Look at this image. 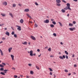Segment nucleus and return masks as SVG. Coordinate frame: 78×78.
<instances>
[{
	"label": "nucleus",
	"instance_id": "obj_1",
	"mask_svg": "<svg viewBox=\"0 0 78 78\" xmlns=\"http://www.w3.org/2000/svg\"><path fill=\"white\" fill-rule=\"evenodd\" d=\"M66 5L67 6L65 8H64V9L65 10H67V9H69V10H71V9L70 8V5L69 3H67L66 4Z\"/></svg>",
	"mask_w": 78,
	"mask_h": 78
},
{
	"label": "nucleus",
	"instance_id": "obj_2",
	"mask_svg": "<svg viewBox=\"0 0 78 78\" xmlns=\"http://www.w3.org/2000/svg\"><path fill=\"white\" fill-rule=\"evenodd\" d=\"M59 58H60V59H64V58L65 59L66 58V56H65V55H63L62 57L61 56H60L59 57Z\"/></svg>",
	"mask_w": 78,
	"mask_h": 78
},
{
	"label": "nucleus",
	"instance_id": "obj_3",
	"mask_svg": "<svg viewBox=\"0 0 78 78\" xmlns=\"http://www.w3.org/2000/svg\"><path fill=\"white\" fill-rule=\"evenodd\" d=\"M44 23H49V20H44Z\"/></svg>",
	"mask_w": 78,
	"mask_h": 78
},
{
	"label": "nucleus",
	"instance_id": "obj_4",
	"mask_svg": "<svg viewBox=\"0 0 78 78\" xmlns=\"http://www.w3.org/2000/svg\"><path fill=\"white\" fill-rule=\"evenodd\" d=\"M33 51L31 50L30 51V55L31 56H33Z\"/></svg>",
	"mask_w": 78,
	"mask_h": 78
},
{
	"label": "nucleus",
	"instance_id": "obj_5",
	"mask_svg": "<svg viewBox=\"0 0 78 78\" xmlns=\"http://www.w3.org/2000/svg\"><path fill=\"white\" fill-rule=\"evenodd\" d=\"M30 37L33 40H34V41H35L36 40V38H35V37H34V36H31Z\"/></svg>",
	"mask_w": 78,
	"mask_h": 78
},
{
	"label": "nucleus",
	"instance_id": "obj_6",
	"mask_svg": "<svg viewBox=\"0 0 78 78\" xmlns=\"http://www.w3.org/2000/svg\"><path fill=\"white\" fill-rule=\"evenodd\" d=\"M11 57L12 58V61H14V56L13 55H11Z\"/></svg>",
	"mask_w": 78,
	"mask_h": 78
},
{
	"label": "nucleus",
	"instance_id": "obj_7",
	"mask_svg": "<svg viewBox=\"0 0 78 78\" xmlns=\"http://www.w3.org/2000/svg\"><path fill=\"white\" fill-rule=\"evenodd\" d=\"M3 5L6 6V5H7V2H4L3 3Z\"/></svg>",
	"mask_w": 78,
	"mask_h": 78
},
{
	"label": "nucleus",
	"instance_id": "obj_8",
	"mask_svg": "<svg viewBox=\"0 0 78 78\" xmlns=\"http://www.w3.org/2000/svg\"><path fill=\"white\" fill-rule=\"evenodd\" d=\"M12 48H9L8 50H9V53H10L11 52V51L12 50Z\"/></svg>",
	"mask_w": 78,
	"mask_h": 78
},
{
	"label": "nucleus",
	"instance_id": "obj_9",
	"mask_svg": "<svg viewBox=\"0 0 78 78\" xmlns=\"http://www.w3.org/2000/svg\"><path fill=\"white\" fill-rule=\"evenodd\" d=\"M0 52L1 53L2 56H3V51H2V50H1V49H0Z\"/></svg>",
	"mask_w": 78,
	"mask_h": 78
},
{
	"label": "nucleus",
	"instance_id": "obj_10",
	"mask_svg": "<svg viewBox=\"0 0 78 78\" xmlns=\"http://www.w3.org/2000/svg\"><path fill=\"white\" fill-rule=\"evenodd\" d=\"M22 44H23V45H27V42L25 41L23 43L22 42Z\"/></svg>",
	"mask_w": 78,
	"mask_h": 78
},
{
	"label": "nucleus",
	"instance_id": "obj_11",
	"mask_svg": "<svg viewBox=\"0 0 78 78\" xmlns=\"http://www.w3.org/2000/svg\"><path fill=\"white\" fill-rule=\"evenodd\" d=\"M5 34L6 35H7V36H9V33L8 32H6V33H5Z\"/></svg>",
	"mask_w": 78,
	"mask_h": 78
},
{
	"label": "nucleus",
	"instance_id": "obj_12",
	"mask_svg": "<svg viewBox=\"0 0 78 78\" xmlns=\"http://www.w3.org/2000/svg\"><path fill=\"white\" fill-rule=\"evenodd\" d=\"M56 2L58 3H60L61 2V0H56Z\"/></svg>",
	"mask_w": 78,
	"mask_h": 78
},
{
	"label": "nucleus",
	"instance_id": "obj_13",
	"mask_svg": "<svg viewBox=\"0 0 78 78\" xmlns=\"http://www.w3.org/2000/svg\"><path fill=\"white\" fill-rule=\"evenodd\" d=\"M24 11L25 12H28V11H29V9H25L24 10Z\"/></svg>",
	"mask_w": 78,
	"mask_h": 78
},
{
	"label": "nucleus",
	"instance_id": "obj_14",
	"mask_svg": "<svg viewBox=\"0 0 78 78\" xmlns=\"http://www.w3.org/2000/svg\"><path fill=\"white\" fill-rule=\"evenodd\" d=\"M1 15L3 17H5V16H6V14L3 13H1Z\"/></svg>",
	"mask_w": 78,
	"mask_h": 78
},
{
	"label": "nucleus",
	"instance_id": "obj_15",
	"mask_svg": "<svg viewBox=\"0 0 78 78\" xmlns=\"http://www.w3.org/2000/svg\"><path fill=\"white\" fill-rule=\"evenodd\" d=\"M17 27H18L17 28V29L18 30H21V27H20V26H17Z\"/></svg>",
	"mask_w": 78,
	"mask_h": 78
},
{
	"label": "nucleus",
	"instance_id": "obj_16",
	"mask_svg": "<svg viewBox=\"0 0 78 78\" xmlns=\"http://www.w3.org/2000/svg\"><path fill=\"white\" fill-rule=\"evenodd\" d=\"M20 23H23V19H21L20 20Z\"/></svg>",
	"mask_w": 78,
	"mask_h": 78
},
{
	"label": "nucleus",
	"instance_id": "obj_17",
	"mask_svg": "<svg viewBox=\"0 0 78 78\" xmlns=\"http://www.w3.org/2000/svg\"><path fill=\"white\" fill-rule=\"evenodd\" d=\"M56 5L58 6H61V4L59 3H56Z\"/></svg>",
	"mask_w": 78,
	"mask_h": 78
},
{
	"label": "nucleus",
	"instance_id": "obj_18",
	"mask_svg": "<svg viewBox=\"0 0 78 78\" xmlns=\"http://www.w3.org/2000/svg\"><path fill=\"white\" fill-rule=\"evenodd\" d=\"M0 74H1V75H5V74L4 73H3L2 72H1L0 73Z\"/></svg>",
	"mask_w": 78,
	"mask_h": 78
},
{
	"label": "nucleus",
	"instance_id": "obj_19",
	"mask_svg": "<svg viewBox=\"0 0 78 78\" xmlns=\"http://www.w3.org/2000/svg\"><path fill=\"white\" fill-rule=\"evenodd\" d=\"M69 29L70 30H75L76 29L75 27H73V28H69Z\"/></svg>",
	"mask_w": 78,
	"mask_h": 78
},
{
	"label": "nucleus",
	"instance_id": "obj_20",
	"mask_svg": "<svg viewBox=\"0 0 78 78\" xmlns=\"http://www.w3.org/2000/svg\"><path fill=\"white\" fill-rule=\"evenodd\" d=\"M0 70H1V71H4V68H1L0 69Z\"/></svg>",
	"mask_w": 78,
	"mask_h": 78
},
{
	"label": "nucleus",
	"instance_id": "obj_21",
	"mask_svg": "<svg viewBox=\"0 0 78 78\" xmlns=\"http://www.w3.org/2000/svg\"><path fill=\"white\" fill-rule=\"evenodd\" d=\"M52 23L53 24H54V25H56V23L55 21H53Z\"/></svg>",
	"mask_w": 78,
	"mask_h": 78
},
{
	"label": "nucleus",
	"instance_id": "obj_22",
	"mask_svg": "<svg viewBox=\"0 0 78 78\" xmlns=\"http://www.w3.org/2000/svg\"><path fill=\"white\" fill-rule=\"evenodd\" d=\"M4 73H6V72H7V71H8V70H4Z\"/></svg>",
	"mask_w": 78,
	"mask_h": 78
},
{
	"label": "nucleus",
	"instance_id": "obj_23",
	"mask_svg": "<svg viewBox=\"0 0 78 78\" xmlns=\"http://www.w3.org/2000/svg\"><path fill=\"white\" fill-rule=\"evenodd\" d=\"M61 11L62 12H66V11L64 10V9H62Z\"/></svg>",
	"mask_w": 78,
	"mask_h": 78
},
{
	"label": "nucleus",
	"instance_id": "obj_24",
	"mask_svg": "<svg viewBox=\"0 0 78 78\" xmlns=\"http://www.w3.org/2000/svg\"><path fill=\"white\" fill-rule=\"evenodd\" d=\"M9 15L11 16V17H12L13 18V16H12V13H9Z\"/></svg>",
	"mask_w": 78,
	"mask_h": 78
},
{
	"label": "nucleus",
	"instance_id": "obj_25",
	"mask_svg": "<svg viewBox=\"0 0 78 78\" xmlns=\"http://www.w3.org/2000/svg\"><path fill=\"white\" fill-rule=\"evenodd\" d=\"M65 53L66 54V55H69V53H68L67 51H65Z\"/></svg>",
	"mask_w": 78,
	"mask_h": 78
},
{
	"label": "nucleus",
	"instance_id": "obj_26",
	"mask_svg": "<svg viewBox=\"0 0 78 78\" xmlns=\"http://www.w3.org/2000/svg\"><path fill=\"white\" fill-rule=\"evenodd\" d=\"M73 24H72L71 23H70L69 24V26H71V27H72V26H73Z\"/></svg>",
	"mask_w": 78,
	"mask_h": 78
},
{
	"label": "nucleus",
	"instance_id": "obj_27",
	"mask_svg": "<svg viewBox=\"0 0 78 78\" xmlns=\"http://www.w3.org/2000/svg\"><path fill=\"white\" fill-rule=\"evenodd\" d=\"M58 23L60 24L61 27H62V23H61V22H58Z\"/></svg>",
	"mask_w": 78,
	"mask_h": 78
},
{
	"label": "nucleus",
	"instance_id": "obj_28",
	"mask_svg": "<svg viewBox=\"0 0 78 78\" xmlns=\"http://www.w3.org/2000/svg\"><path fill=\"white\" fill-rule=\"evenodd\" d=\"M50 27H51L52 28H53L54 27V25L53 24H51L50 25Z\"/></svg>",
	"mask_w": 78,
	"mask_h": 78
},
{
	"label": "nucleus",
	"instance_id": "obj_29",
	"mask_svg": "<svg viewBox=\"0 0 78 78\" xmlns=\"http://www.w3.org/2000/svg\"><path fill=\"white\" fill-rule=\"evenodd\" d=\"M0 67H4V66L2 64H0Z\"/></svg>",
	"mask_w": 78,
	"mask_h": 78
},
{
	"label": "nucleus",
	"instance_id": "obj_30",
	"mask_svg": "<svg viewBox=\"0 0 78 78\" xmlns=\"http://www.w3.org/2000/svg\"><path fill=\"white\" fill-rule=\"evenodd\" d=\"M49 70H50V71L51 72H52L53 70L52 69H51V68H49Z\"/></svg>",
	"mask_w": 78,
	"mask_h": 78
},
{
	"label": "nucleus",
	"instance_id": "obj_31",
	"mask_svg": "<svg viewBox=\"0 0 78 78\" xmlns=\"http://www.w3.org/2000/svg\"><path fill=\"white\" fill-rule=\"evenodd\" d=\"M2 40H3V41H4V40H6V38L3 37L2 38Z\"/></svg>",
	"mask_w": 78,
	"mask_h": 78
},
{
	"label": "nucleus",
	"instance_id": "obj_32",
	"mask_svg": "<svg viewBox=\"0 0 78 78\" xmlns=\"http://www.w3.org/2000/svg\"><path fill=\"white\" fill-rule=\"evenodd\" d=\"M36 68H37V69L38 70H39L40 69L39 67L37 66H36Z\"/></svg>",
	"mask_w": 78,
	"mask_h": 78
},
{
	"label": "nucleus",
	"instance_id": "obj_33",
	"mask_svg": "<svg viewBox=\"0 0 78 78\" xmlns=\"http://www.w3.org/2000/svg\"><path fill=\"white\" fill-rule=\"evenodd\" d=\"M64 71L65 72H66V73L68 72V70H67V69H65L64 70Z\"/></svg>",
	"mask_w": 78,
	"mask_h": 78
},
{
	"label": "nucleus",
	"instance_id": "obj_34",
	"mask_svg": "<svg viewBox=\"0 0 78 78\" xmlns=\"http://www.w3.org/2000/svg\"><path fill=\"white\" fill-rule=\"evenodd\" d=\"M62 2H64V3H67V2H66V1H64V0H63L62 1Z\"/></svg>",
	"mask_w": 78,
	"mask_h": 78
},
{
	"label": "nucleus",
	"instance_id": "obj_35",
	"mask_svg": "<svg viewBox=\"0 0 78 78\" xmlns=\"http://www.w3.org/2000/svg\"><path fill=\"white\" fill-rule=\"evenodd\" d=\"M33 72L32 71H30V74H33Z\"/></svg>",
	"mask_w": 78,
	"mask_h": 78
},
{
	"label": "nucleus",
	"instance_id": "obj_36",
	"mask_svg": "<svg viewBox=\"0 0 78 78\" xmlns=\"http://www.w3.org/2000/svg\"><path fill=\"white\" fill-rule=\"evenodd\" d=\"M16 5L15 4H14L13 5V7H16Z\"/></svg>",
	"mask_w": 78,
	"mask_h": 78
},
{
	"label": "nucleus",
	"instance_id": "obj_37",
	"mask_svg": "<svg viewBox=\"0 0 78 78\" xmlns=\"http://www.w3.org/2000/svg\"><path fill=\"white\" fill-rule=\"evenodd\" d=\"M53 35H54V36H55V37L56 36V34H55V33H54V34H53Z\"/></svg>",
	"mask_w": 78,
	"mask_h": 78
},
{
	"label": "nucleus",
	"instance_id": "obj_38",
	"mask_svg": "<svg viewBox=\"0 0 78 78\" xmlns=\"http://www.w3.org/2000/svg\"><path fill=\"white\" fill-rule=\"evenodd\" d=\"M66 59H68V56L67 55H66Z\"/></svg>",
	"mask_w": 78,
	"mask_h": 78
},
{
	"label": "nucleus",
	"instance_id": "obj_39",
	"mask_svg": "<svg viewBox=\"0 0 78 78\" xmlns=\"http://www.w3.org/2000/svg\"><path fill=\"white\" fill-rule=\"evenodd\" d=\"M14 37H17V35H16V34H15L14 35Z\"/></svg>",
	"mask_w": 78,
	"mask_h": 78
},
{
	"label": "nucleus",
	"instance_id": "obj_40",
	"mask_svg": "<svg viewBox=\"0 0 78 78\" xmlns=\"http://www.w3.org/2000/svg\"><path fill=\"white\" fill-rule=\"evenodd\" d=\"M14 77L15 78H17V76L16 75H14Z\"/></svg>",
	"mask_w": 78,
	"mask_h": 78
},
{
	"label": "nucleus",
	"instance_id": "obj_41",
	"mask_svg": "<svg viewBox=\"0 0 78 78\" xmlns=\"http://www.w3.org/2000/svg\"><path fill=\"white\" fill-rule=\"evenodd\" d=\"M27 16L28 17H29L30 16V15H29V14H27Z\"/></svg>",
	"mask_w": 78,
	"mask_h": 78
},
{
	"label": "nucleus",
	"instance_id": "obj_42",
	"mask_svg": "<svg viewBox=\"0 0 78 78\" xmlns=\"http://www.w3.org/2000/svg\"><path fill=\"white\" fill-rule=\"evenodd\" d=\"M35 27H37V26H38L37 25V24H35Z\"/></svg>",
	"mask_w": 78,
	"mask_h": 78
},
{
	"label": "nucleus",
	"instance_id": "obj_43",
	"mask_svg": "<svg viewBox=\"0 0 78 78\" xmlns=\"http://www.w3.org/2000/svg\"><path fill=\"white\" fill-rule=\"evenodd\" d=\"M12 35H14V32H12Z\"/></svg>",
	"mask_w": 78,
	"mask_h": 78
},
{
	"label": "nucleus",
	"instance_id": "obj_44",
	"mask_svg": "<svg viewBox=\"0 0 78 78\" xmlns=\"http://www.w3.org/2000/svg\"><path fill=\"white\" fill-rule=\"evenodd\" d=\"M2 65H4V66H6V64L5 63H2Z\"/></svg>",
	"mask_w": 78,
	"mask_h": 78
},
{
	"label": "nucleus",
	"instance_id": "obj_45",
	"mask_svg": "<svg viewBox=\"0 0 78 78\" xmlns=\"http://www.w3.org/2000/svg\"><path fill=\"white\" fill-rule=\"evenodd\" d=\"M48 51H51V48H49L48 49Z\"/></svg>",
	"mask_w": 78,
	"mask_h": 78
},
{
	"label": "nucleus",
	"instance_id": "obj_46",
	"mask_svg": "<svg viewBox=\"0 0 78 78\" xmlns=\"http://www.w3.org/2000/svg\"><path fill=\"white\" fill-rule=\"evenodd\" d=\"M28 66H32V64H29Z\"/></svg>",
	"mask_w": 78,
	"mask_h": 78
},
{
	"label": "nucleus",
	"instance_id": "obj_47",
	"mask_svg": "<svg viewBox=\"0 0 78 78\" xmlns=\"http://www.w3.org/2000/svg\"><path fill=\"white\" fill-rule=\"evenodd\" d=\"M73 24H75V23H76V22H75V21H74L73 22Z\"/></svg>",
	"mask_w": 78,
	"mask_h": 78
},
{
	"label": "nucleus",
	"instance_id": "obj_48",
	"mask_svg": "<svg viewBox=\"0 0 78 78\" xmlns=\"http://www.w3.org/2000/svg\"><path fill=\"white\" fill-rule=\"evenodd\" d=\"M12 70H16V68H14V67H13L12 68Z\"/></svg>",
	"mask_w": 78,
	"mask_h": 78
},
{
	"label": "nucleus",
	"instance_id": "obj_49",
	"mask_svg": "<svg viewBox=\"0 0 78 78\" xmlns=\"http://www.w3.org/2000/svg\"><path fill=\"white\" fill-rule=\"evenodd\" d=\"M35 5H38V4L37 3V2H35Z\"/></svg>",
	"mask_w": 78,
	"mask_h": 78
},
{
	"label": "nucleus",
	"instance_id": "obj_50",
	"mask_svg": "<svg viewBox=\"0 0 78 78\" xmlns=\"http://www.w3.org/2000/svg\"><path fill=\"white\" fill-rule=\"evenodd\" d=\"M52 74H53L52 73H51V72H50V75H52Z\"/></svg>",
	"mask_w": 78,
	"mask_h": 78
},
{
	"label": "nucleus",
	"instance_id": "obj_51",
	"mask_svg": "<svg viewBox=\"0 0 78 78\" xmlns=\"http://www.w3.org/2000/svg\"><path fill=\"white\" fill-rule=\"evenodd\" d=\"M37 51H38V52H39V51H40V50L39 49H38L37 50Z\"/></svg>",
	"mask_w": 78,
	"mask_h": 78
},
{
	"label": "nucleus",
	"instance_id": "obj_52",
	"mask_svg": "<svg viewBox=\"0 0 78 78\" xmlns=\"http://www.w3.org/2000/svg\"><path fill=\"white\" fill-rule=\"evenodd\" d=\"M26 78H30V76H26Z\"/></svg>",
	"mask_w": 78,
	"mask_h": 78
},
{
	"label": "nucleus",
	"instance_id": "obj_53",
	"mask_svg": "<svg viewBox=\"0 0 78 78\" xmlns=\"http://www.w3.org/2000/svg\"><path fill=\"white\" fill-rule=\"evenodd\" d=\"M19 6H22V4H19Z\"/></svg>",
	"mask_w": 78,
	"mask_h": 78
},
{
	"label": "nucleus",
	"instance_id": "obj_54",
	"mask_svg": "<svg viewBox=\"0 0 78 78\" xmlns=\"http://www.w3.org/2000/svg\"><path fill=\"white\" fill-rule=\"evenodd\" d=\"M74 56H75V55H74V54H73V55H72V57H73V58H74Z\"/></svg>",
	"mask_w": 78,
	"mask_h": 78
},
{
	"label": "nucleus",
	"instance_id": "obj_55",
	"mask_svg": "<svg viewBox=\"0 0 78 78\" xmlns=\"http://www.w3.org/2000/svg\"><path fill=\"white\" fill-rule=\"evenodd\" d=\"M73 1H74V2H77V1H78V0H73Z\"/></svg>",
	"mask_w": 78,
	"mask_h": 78
},
{
	"label": "nucleus",
	"instance_id": "obj_56",
	"mask_svg": "<svg viewBox=\"0 0 78 78\" xmlns=\"http://www.w3.org/2000/svg\"><path fill=\"white\" fill-rule=\"evenodd\" d=\"M51 21H54V19H51Z\"/></svg>",
	"mask_w": 78,
	"mask_h": 78
},
{
	"label": "nucleus",
	"instance_id": "obj_57",
	"mask_svg": "<svg viewBox=\"0 0 78 78\" xmlns=\"http://www.w3.org/2000/svg\"><path fill=\"white\" fill-rule=\"evenodd\" d=\"M60 44H61V45H63V43H62V42H60Z\"/></svg>",
	"mask_w": 78,
	"mask_h": 78
},
{
	"label": "nucleus",
	"instance_id": "obj_58",
	"mask_svg": "<svg viewBox=\"0 0 78 78\" xmlns=\"http://www.w3.org/2000/svg\"><path fill=\"white\" fill-rule=\"evenodd\" d=\"M71 75V73H69V74H68L69 76H70V75Z\"/></svg>",
	"mask_w": 78,
	"mask_h": 78
},
{
	"label": "nucleus",
	"instance_id": "obj_59",
	"mask_svg": "<svg viewBox=\"0 0 78 78\" xmlns=\"http://www.w3.org/2000/svg\"><path fill=\"white\" fill-rule=\"evenodd\" d=\"M3 24H0V27H1V26H2L3 25Z\"/></svg>",
	"mask_w": 78,
	"mask_h": 78
},
{
	"label": "nucleus",
	"instance_id": "obj_60",
	"mask_svg": "<svg viewBox=\"0 0 78 78\" xmlns=\"http://www.w3.org/2000/svg\"><path fill=\"white\" fill-rule=\"evenodd\" d=\"M44 48L45 49V48H48V47L47 46L46 47H45Z\"/></svg>",
	"mask_w": 78,
	"mask_h": 78
},
{
	"label": "nucleus",
	"instance_id": "obj_61",
	"mask_svg": "<svg viewBox=\"0 0 78 78\" xmlns=\"http://www.w3.org/2000/svg\"><path fill=\"white\" fill-rule=\"evenodd\" d=\"M30 18V19H33V18H31V16H29Z\"/></svg>",
	"mask_w": 78,
	"mask_h": 78
},
{
	"label": "nucleus",
	"instance_id": "obj_62",
	"mask_svg": "<svg viewBox=\"0 0 78 78\" xmlns=\"http://www.w3.org/2000/svg\"><path fill=\"white\" fill-rule=\"evenodd\" d=\"M2 43H3V41H1L0 42V44H2Z\"/></svg>",
	"mask_w": 78,
	"mask_h": 78
},
{
	"label": "nucleus",
	"instance_id": "obj_63",
	"mask_svg": "<svg viewBox=\"0 0 78 78\" xmlns=\"http://www.w3.org/2000/svg\"><path fill=\"white\" fill-rule=\"evenodd\" d=\"M74 67H76V64L74 65Z\"/></svg>",
	"mask_w": 78,
	"mask_h": 78
},
{
	"label": "nucleus",
	"instance_id": "obj_64",
	"mask_svg": "<svg viewBox=\"0 0 78 78\" xmlns=\"http://www.w3.org/2000/svg\"><path fill=\"white\" fill-rule=\"evenodd\" d=\"M29 22L30 23H32V21H29Z\"/></svg>",
	"mask_w": 78,
	"mask_h": 78
}]
</instances>
